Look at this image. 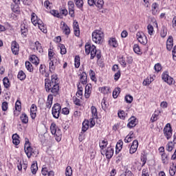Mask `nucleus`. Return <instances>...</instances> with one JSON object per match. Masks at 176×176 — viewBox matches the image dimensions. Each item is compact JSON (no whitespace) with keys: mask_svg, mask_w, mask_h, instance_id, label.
<instances>
[{"mask_svg":"<svg viewBox=\"0 0 176 176\" xmlns=\"http://www.w3.org/2000/svg\"><path fill=\"white\" fill-rule=\"evenodd\" d=\"M45 87L46 91H51L54 96L58 94L59 85H58V77L57 74H52L51 76V80L47 78L45 79Z\"/></svg>","mask_w":176,"mask_h":176,"instance_id":"obj_1","label":"nucleus"},{"mask_svg":"<svg viewBox=\"0 0 176 176\" xmlns=\"http://www.w3.org/2000/svg\"><path fill=\"white\" fill-rule=\"evenodd\" d=\"M48 57L50 60V71L53 72L56 69V67L60 64V60H58V58L56 56L52 49L48 50Z\"/></svg>","mask_w":176,"mask_h":176,"instance_id":"obj_2","label":"nucleus"},{"mask_svg":"<svg viewBox=\"0 0 176 176\" xmlns=\"http://www.w3.org/2000/svg\"><path fill=\"white\" fill-rule=\"evenodd\" d=\"M25 146H24V150H25V153L27 155V157L28 159L31 157V156H33V157H36L39 154V151L35 148L31 147V144L30 143V140L28 138L25 139Z\"/></svg>","mask_w":176,"mask_h":176,"instance_id":"obj_3","label":"nucleus"},{"mask_svg":"<svg viewBox=\"0 0 176 176\" xmlns=\"http://www.w3.org/2000/svg\"><path fill=\"white\" fill-rule=\"evenodd\" d=\"M85 53L86 54H91V60H93L96 56L98 60L101 58V51L97 50L94 45H85Z\"/></svg>","mask_w":176,"mask_h":176,"instance_id":"obj_4","label":"nucleus"},{"mask_svg":"<svg viewBox=\"0 0 176 176\" xmlns=\"http://www.w3.org/2000/svg\"><path fill=\"white\" fill-rule=\"evenodd\" d=\"M92 41L94 43L101 45L104 42V32L96 30L92 32Z\"/></svg>","mask_w":176,"mask_h":176,"instance_id":"obj_5","label":"nucleus"},{"mask_svg":"<svg viewBox=\"0 0 176 176\" xmlns=\"http://www.w3.org/2000/svg\"><path fill=\"white\" fill-rule=\"evenodd\" d=\"M50 130L52 134L54 135L56 141H57V142H60V141H61L63 134L61 133V130L57 127L56 123L52 122L51 124Z\"/></svg>","mask_w":176,"mask_h":176,"instance_id":"obj_6","label":"nucleus"},{"mask_svg":"<svg viewBox=\"0 0 176 176\" xmlns=\"http://www.w3.org/2000/svg\"><path fill=\"white\" fill-rule=\"evenodd\" d=\"M164 135L166 140H170L173 137V128H171V124L168 123L164 128L163 130Z\"/></svg>","mask_w":176,"mask_h":176,"instance_id":"obj_7","label":"nucleus"},{"mask_svg":"<svg viewBox=\"0 0 176 176\" xmlns=\"http://www.w3.org/2000/svg\"><path fill=\"white\" fill-rule=\"evenodd\" d=\"M61 112V105L58 103H56L52 107V114L53 118L58 119L60 118V113Z\"/></svg>","mask_w":176,"mask_h":176,"instance_id":"obj_8","label":"nucleus"},{"mask_svg":"<svg viewBox=\"0 0 176 176\" xmlns=\"http://www.w3.org/2000/svg\"><path fill=\"white\" fill-rule=\"evenodd\" d=\"M162 79L164 80V82H166L167 85H169V86H171V85H174V83H175L174 78L170 76L167 72H164L162 74Z\"/></svg>","mask_w":176,"mask_h":176,"instance_id":"obj_9","label":"nucleus"},{"mask_svg":"<svg viewBox=\"0 0 176 176\" xmlns=\"http://www.w3.org/2000/svg\"><path fill=\"white\" fill-rule=\"evenodd\" d=\"M88 5L89 6H96L98 9L104 8V0H88Z\"/></svg>","mask_w":176,"mask_h":176,"instance_id":"obj_10","label":"nucleus"},{"mask_svg":"<svg viewBox=\"0 0 176 176\" xmlns=\"http://www.w3.org/2000/svg\"><path fill=\"white\" fill-rule=\"evenodd\" d=\"M136 38L138 42H140V43H141L142 45H146V43H148V39L146 38V36H145L144 32H137Z\"/></svg>","mask_w":176,"mask_h":176,"instance_id":"obj_11","label":"nucleus"},{"mask_svg":"<svg viewBox=\"0 0 176 176\" xmlns=\"http://www.w3.org/2000/svg\"><path fill=\"white\" fill-rule=\"evenodd\" d=\"M102 155H105L107 159H111L113 156V148L110 146L107 147L106 150L100 151Z\"/></svg>","mask_w":176,"mask_h":176,"instance_id":"obj_12","label":"nucleus"},{"mask_svg":"<svg viewBox=\"0 0 176 176\" xmlns=\"http://www.w3.org/2000/svg\"><path fill=\"white\" fill-rule=\"evenodd\" d=\"M60 30L67 36L71 34V29L64 21L60 22Z\"/></svg>","mask_w":176,"mask_h":176,"instance_id":"obj_13","label":"nucleus"},{"mask_svg":"<svg viewBox=\"0 0 176 176\" xmlns=\"http://www.w3.org/2000/svg\"><path fill=\"white\" fill-rule=\"evenodd\" d=\"M67 6L69 16H71V17H75V4L74 3V1H69L67 3Z\"/></svg>","mask_w":176,"mask_h":176,"instance_id":"obj_14","label":"nucleus"},{"mask_svg":"<svg viewBox=\"0 0 176 176\" xmlns=\"http://www.w3.org/2000/svg\"><path fill=\"white\" fill-rule=\"evenodd\" d=\"M32 47L33 50H36V52H38V53H43V49L42 48V45L41 44V43H39V41L34 42L32 44Z\"/></svg>","mask_w":176,"mask_h":176,"instance_id":"obj_15","label":"nucleus"},{"mask_svg":"<svg viewBox=\"0 0 176 176\" xmlns=\"http://www.w3.org/2000/svg\"><path fill=\"white\" fill-rule=\"evenodd\" d=\"M137 149H138V140H133V142H132V144L129 149V153H131V155H133V153L137 152Z\"/></svg>","mask_w":176,"mask_h":176,"instance_id":"obj_16","label":"nucleus"},{"mask_svg":"<svg viewBox=\"0 0 176 176\" xmlns=\"http://www.w3.org/2000/svg\"><path fill=\"white\" fill-rule=\"evenodd\" d=\"M19 43H17V42L12 41V44H11V50L13 53V54H14L15 56L19 54Z\"/></svg>","mask_w":176,"mask_h":176,"instance_id":"obj_17","label":"nucleus"},{"mask_svg":"<svg viewBox=\"0 0 176 176\" xmlns=\"http://www.w3.org/2000/svg\"><path fill=\"white\" fill-rule=\"evenodd\" d=\"M73 28H74V32L76 36H79V35H80V30L79 29V23H78V21H74Z\"/></svg>","mask_w":176,"mask_h":176,"instance_id":"obj_18","label":"nucleus"},{"mask_svg":"<svg viewBox=\"0 0 176 176\" xmlns=\"http://www.w3.org/2000/svg\"><path fill=\"white\" fill-rule=\"evenodd\" d=\"M31 21L36 27L39 24V21H42V20L38 19L36 14L33 12L31 15Z\"/></svg>","mask_w":176,"mask_h":176,"instance_id":"obj_19","label":"nucleus"},{"mask_svg":"<svg viewBox=\"0 0 176 176\" xmlns=\"http://www.w3.org/2000/svg\"><path fill=\"white\" fill-rule=\"evenodd\" d=\"M174 46L173 39L172 36H169L168 38L166 41V49L167 50H171Z\"/></svg>","mask_w":176,"mask_h":176,"instance_id":"obj_20","label":"nucleus"},{"mask_svg":"<svg viewBox=\"0 0 176 176\" xmlns=\"http://www.w3.org/2000/svg\"><path fill=\"white\" fill-rule=\"evenodd\" d=\"M129 120L127 126L129 129H133V127L137 126V118L135 117H131Z\"/></svg>","mask_w":176,"mask_h":176,"instance_id":"obj_21","label":"nucleus"},{"mask_svg":"<svg viewBox=\"0 0 176 176\" xmlns=\"http://www.w3.org/2000/svg\"><path fill=\"white\" fill-rule=\"evenodd\" d=\"M36 111H37L36 105L34 104H32L30 108V116L32 119H35V118H36Z\"/></svg>","mask_w":176,"mask_h":176,"instance_id":"obj_22","label":"nucleus"},{"mask_svg":"<svg viewBox=\"0 0 176 176\" xmlns=\"http://www.w3.org/2000/svg\"><path fill=\"white\" fill-rule=\"evenodd\" d=\"M37 26L38 27L39 30L43 32V34H46L47 32V28H46V25H45V23H43V21H39Z\"/></svg>","mask_w":176,"mask_h":176,"instance_id":"obj_23","label":"nucleus"},{"mask_svg":"<svg viewBox=\"0 0 176 176\" xmlns=\"http://www.w3.org/2000/svg\"><path fill=\"white\" fill-rule=\"evenodd\" d=\"M80 82L82 85H86L87 83V74L86 72H82L80 75Z\"/></svg>","mask_w":176,"mask_h":176,"instance_id":"obj_24","label":"nucleus"},{"mask_svg":"<svg viewBox=\"0 0 176 176\" xmlns=\"http://www.w3.org/2000/svg\"><path fill=\"white\" fill-rule=\"evenodd\" d=\"M30 61L34 65H39V58L36 55H31L30 56Z\"/></svg>","mask_w":176,"mask_h":176,"instance_id":"obj_25","label":"nucleus"},{"mask_svg":"<svg viewBox=\"0 0 176 176\" xmlns=\"http://www.w3.org/2000/svg\"><path fill=\"white\" fill-rule=\"evenodd\" d=\"M52 105H53V95L50 94L47 96L46 108H48V109H50V108H52Z\"/></svg>","mask_w":176,"mask_h":176,"instance_id":"obj_26","label":"nucleus"},{"mask_svg":"<svg viewBox=\"0 0 176 176\" xmlns=\"http://www.w3.org/2000/svg\"><path fill=\"white\" fill-rule=\"evenodd\" d=\"M107 146H108V140H101L99 142V146L100 148V151H105L107 149Z\"/></svg>","mask_w":176,"mask_h":176,"instance_id":"obj_27","label":"nucleus"},{"mask_svg":"<svg viewBox=\"0 0 176 176\" xmlns=\"http://www.w3.org/2000/svg\"><path fill=\"white\" fill-rule=\"evenodd\" d=\"M155 80V78L152 76H148L146 78H145L143 81V85L144 86H149Z\"/></svg>","mask_w":176,"mask_h":176,"instance_id":"obj_28","label":"nucleus"},{"mask_svg":"<svg viewBox=\"0 0 176 176\" xmlns=\"http://www.w3.org/2000/svg\"><path fill=\"white\" fill-rule=\"evenodd\" d=\"M91 85H87L85 86V98H89L90 97V94L91 93Z\"/></svg>","mask_w":176,"mask_h":176,"instance_id":"obj_29","label":"nucleus"},{"mask_svg":"<svg viewBox=\"0 0 176 176\" xmlns=\"http://www.w3.org/2000/svg\"><path fill=\"white\" fill-rule=\"evenodd\" d=\"M133 138H134V134L133 132H130L129 134L126 136L124 141L126 144H128L129 142H131L133 141Z\"/></svg>","mask_w":176,"mask_h":176,"instance_id":"obj_30","label":"nucleus"},{"mask_svg":"<svg viewBox=\"0 0 176 176\" xmlns=\"http://www.w3.org/2000/svg\"><path fill=\"white\" fill-rule=\"evenodd\" d=\"M122 148H123V141L119 140L117 142V144L116 146V153H119V152L122 151Z\"/></svg>","mask_w":176,"mask_h":176,"instance_id":"obj_31","label":"nucleus"},{"mask_svg":"<svg viewBox=\"0 0 176 176\" xmlns=\"http://www.w3.org/2000/svg\"><path fill=\"white\" fill-rule=\"evenodd\" d=\"M20 4H12L11 5V9L14 13H16V14H19L20 13Z\"/></svg>","mask_w":176,"mask_h":176,"instance_id":"obj_32","label":"nucleus"},{"mask_svg":"<svg viewBox=\"0 0 176 176\" xmlns=\"http://www.w3.org/2000/svg\"><path fill=\"white\" fill-rule=\"evenodd\" d=\"M175 145V143L173 142H168L166 144V150L168 152H172L173 149H174Z\"/></svg>","mask_w":176,"mask_h":176,"instance_id":"obj_33","label":"nucleus"},{"mask_svg":"<svg viewBox=\"0 0 176 176\" xmlns=\"http://www.w3.org/2000/svg\"><path fill=\"white\" fill-rule=\"evenodd\" d=\"M89 126H90L89 124V120H84L82 122V131H83L84 133L87 131V130H89Z\"/></svg>","mask_w":176,"mask_h":176,"instance_id":"obj_34","label":"nucleus"},{"mask_svg":"<svg viewBox=\"0 0 176 176\" xmlns=\"http://www.w3.org/2000/svg\"><path fill=\"white\" fill-rule=\"evenodd\" d=\"M91 112L93 119H97V118H98V113L97 112V108H96V107L92 106L91 107Z\"/></svg>","mask_w":176,"mask_h":176,"instance_id":"obj_35","label":"nucleus"},{"mask_svg":"<svg viewBox=\"0 0 176 176\" xmlns=\"http://www.w3.org/2000/svg\"><path fill=\"white\" fill-rule=\"evenodd\" d=\"M39 71H40L41 75H44L46 78H47V76H49V74H47V73H46V66L45 65H40Z\"/></svg>","mask_w":176,"mask_h":176,"instance_id":"obj_36","label":"nucleus"},{"mask_svg":"<svg viewBox=\"0 0 176 176\" xmlns=\"http://www.w3.org/2000/svg\"><path fill=\"white\" fill-rule=\"evenodd\" d=\"M20 119L22 123L24 124H27V123H28V116H27L25 113H23L21 115Z\"/></svg>","mask_w":176,"mask_h":176,"instance_id":"obj_37","label":"nucleus"},{"mask_svg":"<svg viewBox=\"0 0 176 176\" xmlns=\"http://www.w3.org/2000/svg\"><path fill=\"white\" fill-rule=\"evenodd\" d=\"M99 91H101L102 94H108L109 93H111V88L109 87H100Z\"/></svg>","mask_w":176,"mask_h":176,"instance_id":"obj_38","label":"nucleus"},{"mask_svg":"<svg viewBox=\"0 0 176 176\" xmlns=\"http://www.w3.org/2000/svg\"><path fill=\"white\" fill-rule=\"evenodd\" d=\"M21 32L22 36L23 37L27 36V34H28V29L25 28V25H21Z\"/></svg>","mask_w":176,"mask_h":176,"instance_id":"obj_39","label":"nucleus"},{"mask_svg":"<svg viewBox=\"0 0 176 176\" xmlns=\"http://www.w3.org/2000/svg\"><path fill=\"white\" fill-rule=\"evenodd\" d=\"M109 44L110 46H113V47H118V41H116V38H110L109 40Z\"/></svg>","mask_w":176,"mask_h":176,"instance_id":"obj_40","label":"nucleus"},{"mask_svg":"<svg viewBox=\"0 0 176 176\" xmlns=\"http://www.w3.org/2000/svg\"><path fill=\"white\" fill-rule=\"evenodd\" d=\"M19 138H20V137H19L17 133H15L12 135V143L14 145H19V144H20V140H19Z\"/></svg>","mask_w":176,"mask_h":176,"instance_id":"obj_41","label":"nucleus"},{"mask_svg":"<svg viewBox=\"0 0 176 176\" xmlns=\"http://www.w3.org/2000/svg\"><path fill=\"white\" fill-rule=\"evenodd\" d=\"M118 118H120V119H122V120H124L127 117V113H126L123 110L118 111Z\"/></svg>","mask_w":176,"mask_h":176,"instance_id":"obj_42","label":"nucleus"},{"mask_svg":"<svg viewBox=\"0 0 176 176\" xmlns=\"http://www.w3.org/2000/svg\"><path fill=\"white\" fill-rule=\"evenodd\" d=\"M74 65L76 68H79V67H80V57H79V56H75Z\"/></svg>","mask_w":176,"mask_h":176,"instance_id":"obj_43","label":"nucleus"},{"mask_svg":"<svg viewBox=\"0 0 176 176\" xmlns=\"http://www.w3.org/2000/svg\"><path fill=\"white\" fill-rule=\"evenodd\" d=\"M30 169L32 174H36V172L38 171V164L33 163L31 166Z\"/></svg>","mask_w":176,"mask_h":176,"instance_id":"obj_44","label":"nucleus"},{"mask_svg":"<svg viewBox=\"0 0 176 176\" xmlns=\"http://www.w3.org/2000/svg\"><path fill=\"white\" fill-rule=\"evenodd\" d=\"M25 65L26 69H28L29 72H32V71H34V68H32V65L29 61H26Z\"/></svg>","mask_w":176,"mask_h":176,"instance_id":"obj_45","label":"nucleus"},{"mask_svg":"<svg viewBox=\"0 0 176 176\" xmlns=\"http://www.w3.org/2000/svg\"><path fill=\"white\" fill-rule=\"evenodd\" d=\"M17 78L18 79H20V80H24V79L26 78L25 73H24L23 71H20L18 73Z\"/></svg>","mask_w":176,"mask_h":176,"instance_id":"obj_46","label":"nucleus"},{"mask_svg":"<svg viewBox=\"0 0 176 176\" xmlns=\"http://www.w3.org/2000/svg\"><path fill=\"white\" fill-rule=\"evenodd\" d=\"M58 47L60 50V54H67V48H65V45L63 44H59Z\"/></svg>","mask_w":176,"mask_h":176,"instance_id":"obj_47","label":"nucleus"},{"mask_svg":"<svg viewBox=\"0 0 176 176\" xmlns=\"http://www.w3.org/2000/svg\"><path fill=\"white\" fill-rule=\"evenodd\" d=\"M3 83L6 89H9V87H10V82H9V78H3Z\"/></svg>","mask_w":176,"mask_h":176,"instance_id":"obj_48","label":"nucleus"},{"mask_svg":"<svg viewBox=\"0 0 176 176\" xmlns=\"http://www.w3.org/2000/svg\"><path fill=\"white\" fill-rule=\"evenodd\" d=\"M74 3L78 9L83 7V0H74Z\"/></svg>","mask_w":176,"mask_h":176,"instance_id":"obj_49","label":"nucleus"},{"mask_svg":"<svg viewBox=\"0 0 176 176\" xmlns=\"http://www.w3.org/2000/svg\"><path fill=\"white\" fill-rule=\"evenodd\" d=\"M65 175L66 176H72V168L68 166L65 169Z\"/></svg>","mask_w":176,"mask_h":176,"instance_id":"obj_50","label":"nucleus"},{"mask_svg":"<svg viewBox=\"0 0 176 176\" xmlns=\"http://www.w3.org/2000/svg\"><path fill=\"white\" fill-rule=\"evenodd\" d=\"M120 94V88H116L113 91V98H118V96Z\"/></svg>","mask_w":176,"mask_h":176,"instance_id":"obj_51","label":"nucleus"},{"mask_svg":"<svg viewBox=\"0 0 176 176\" xmlns=\"http://www.w3.org/2000/svg\"><path fill=\"white\" fill-rule=\"evenodd\" d=\"M160 36L161 38H166L167 36V29L166 28H163L160 31Z\"/></svg>","mask_w":176,"mask_h":176,"instance_id":"obj_52","label":"nucleus"},{"mask_svg":"<svg viewBox=\"0 0 176 176\" xmlns=\"http://www.w3.org/2000/svg\"><path fill=\"white\" fill-rule=\"evenodd\" d=\"M162 160L164 164H167V162H168V156L166 153L162 154Z\"/></svg>","mask_w":176,"mask_h":176,"instance_id":"obj_53","label":"nucleus"},{"mask_svg":"<svg viewBox=\"0 0 176 176\" xmlns=\"http://www.w3.org/2000/svg\"><path fill=\"white\" fill-rule=\"evenodd\" d=\"M147 30L149 35H153V32H155V30H153V26L152 25H148Z\"/></svg>","mask_w":176,"mask_h":176,"instance_id":"obj_54","label":"nucleus"},{"mask_svg":"<svg viewBox=\"0 0 176 176\" xmlns=\"http://www.w3.org/2000/svg\"><path fill=\"white\" fill-rule=\"evenodd\" d=\"M52 4L50 3V1H49V0L44 2V6L47 10H50V9H52Z\"/></svg>","mask_w":176,"mask_h":176,"instance_id":"obj_55","label":"nucleus"},{"mask_svg":"<svg viewBox=\"0 0 176 176\" xmlns=\"http://www.w3.org/2000/svg\"><path fill=\"white\" fill-rule=\"evenodd\" d=\"M133 51L136 53V54H141V49H140V46L137 44L133 45Z\"/></svg>","mask_w":176,"mask_h":176,"instance_id":"obj_56","label":"nucleus"},{"mask_svg":"<svg viewBox=\"0 0 176 176\" xmlns=\"http://www.w3.org/2000/svg\"><path fill=\"white\" fill-rule=\"evenodd\" d=\"M157 8H159V4L157 3H153L152 4V11H153V14H155L156 12H157Z\"/></svg>","mask_w":176,"mask_h":176,"instance_id":"obj_57","label":"nucleus"},{"mask_svg":"<svg viewBox=\"0 0 176 176\" xmlns=\"http://www.w3.org/2000/svg\"><path fill=\"white\" fill-rule=\"evenodd\" d=\"M175 171H176L175 166H172L170 167V169H169L170 175H171V176L175 175Z\"/></svg>","mask_w":176,"mask_h":176,"instance_id":"obj_58","label":"nucleus"},{"mask_svg":"<svg viewBox=\"0 0 176 176\" xmlns=\"http://www.w3.org/2000/svg\"><path fill=\"white\" fill-rule=\"evenodd\" d=\"M50 13L54 16V17H60V13H58V12L56 10H50Z\"/></svg>","mask_w":176,"mask_h":176,"instance_id":"obj_59","label":"nucleus"},{"mask_svg":"<svg viewBox=\"0 0 176 176\" xmlns=\"http://www.w3.org/2000/svg\"><path fill=\"white\" fill-rule=\"evenodd\" d=\"M159 116V113H156L155 112L151 118V120L152 122V123H153V122H156V120H157V117Z\"/></svg>","mask_w":176,"mask_h":176,"instance_id":"obj_60","label":"nucleus"},{"mask_svg":"<svg viewBox=\"0 0 176 176\" xmlns=\"http://www.w3.org/2000/svg\"><path fill=\"white\" fill-rule=\"evenodd\" d=\"M155 72H160L162 71V65L160 63H156L154 66Z\"/></svg>","mask_w":176,"mask_h":176,"instance_id":"obj_61","label":"nucleus"},{"mask_svg":"<svg viewBox=\"0 0 176 176\" xmlns=\"http://www.w3.org/2000/svg\"><path fill=\"white\" fill-rule=\"evenodd\" d=\"M48 170L47 167H46V166H43L42 170H41V174L43 175H47V174L49 173V170Z\"/></svg>","mask_w":176,"mask_h":176,"instance_id":"obj_62","label":"nucleus"},{"mask_svg":"<svg viewBox=\"0 0 176 176\" xmlns=\"http://www.w3.org/2000/svg\"><path fill=\"white\" fill-rule=\"evenodd\" d=\"M142 176H149V170L148 168H144L142 170Z\"/></svg>","mask_w":176,"mask_h":176,"instance_id":"obj_63","label":"nucleus"},{"mask_svg":"<svg viewBox=\"0 0 176 176\" xmlns=\"http://www.w3.org/2000/svg\"><path fill=\"white\" fill-rule=\"evenodd\" d=\"M172 54L173 60L176 61V45L173 49Z\"/></svg>","mask_w":176,"mask_h":176,"instance_id":"obj_64","label":"nucleus"}]
</instances>
